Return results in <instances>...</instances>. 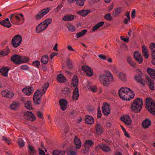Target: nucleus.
<instances>
[{
  "mask_svg": "<svg viewBox=\"0 0 155 155\" xmlns=\"http://www.w3.org/2000/svg\"><path fill=\"white\" fill-rule=\"evenodd\" d=\"M99 80L101 83L104 86L107 87L110 82L113 80V76L110 72L106 71L104 74L101 75L99 77Z\"/></svg>",
  "mask_w": 155,
  "mask_h": 155,
  "instance_id": "obj_1",
  "label": "nucleus"
},
{
  "mask_svg": "<svg viewBox=\"0 0 155 155\" xmlns=\"http://www.w3.org/2000/svg\"><path fill=\"white\" fill-rule=\"evenodd\" d=\"M143 102L141 99L137 98L135 99L131 105V111L135 113L140 112L142 110Z\"/></svg>",
  "mask_w": 155,
  "mask_h": 155,
  "instance_id": "obj_2",
  "label": "nucleus"
},
{
  "mask_svg": "<svg viewBox=\"0 0 155 155\" xmlns=\"http://www.w3.org/2000/svg\"><path fill=\"white\" fill-rule=\"evenodd\" d=\"M145 105L149 112L155 116V104L153 100L150 97L146 98Z\"/></svg>",
  "mask_w": 155,
  "mask_h": 155,
  "instance_id": "obj_3",
  "label": "nucleus"
},
{
  "mask_svg": "<svg viewBox=\"0 0 155 155\" xmlns=\"http://www.w3.org/2000/svg\"><path fill=\"white\" fill-rule=\"evenodd\" d=\"M22 38L21 37L17 35L14 37L11 41V44L14 48H17L18 47L21 42Z\"/></svg>",
  "mask_w": 155,
  "mask_h": 155,
  "instance_id": "obj_4",
  "label": "nucleus"
},
{
  "mask_svg": "<svg viewBox=\"0 0 155 155\" xmlns=\"http://www.w3.org/2000/svg\"><path fill=\"white\" fill-rule=\"evenodd\" d=\"M25 117L28 120L33 122L36 120V117L32 112L28 111L23 114Z\"/></svg>",
  "mask_w": 155,
  "mask_h": 155,
  "instance_id": "obj_5",
  "label": "nucleus"
},
{
  "mask_svg": "<svg viewBox=\"0 0 155 155\" xmlns=\"http://www.w3.org/2000/svg\"><path fill=\"white\" fill-rule=\"evenodd\" d=\"M49 11V8L43 9L35 15V18L37 20L42 18L45 15L47 14Z\"/></svg>",
  "mask_w": 155,
  "mask_h": 155,
  "instance_id": "obj_6",
  "label": "nucleus"
},
{
  "mask_svg": "<svg viewBox=\"0 0 155 155\" xmlns=\"http://www.w3.org/2000/svg\"><path fill=\"white\" fill-rule=\"evenodd\" d=\"M134 59L139 64H141L143 62V58L141 54L137 51H135L134 54Z\"/></svg>",
  "mask_w": 155,
  "mask_h": 155,
  "instance_id": "obj_7",
  "label": "nucleus"
},
{
  "mask_svg": "<svg viewBox=\"0 0 155 155\" xmlns=\"http://www.w3.org/2000/svg\"><path fill=\"white\" fill-rule=\"evenodd\" d=\"M40 91L37 90L36 91L35 93L33 96V100L35 104L38 105L41 103L40 98L41 97H38L39 95V93Z\"/></svg>",
  "mask_w": 155,
  "mask_h": 155,
  "instance_id": "obj_8",
  "label": "nucleus"
},
{
  "mask_svg": "<svg viewBox=\"0 0 155 155\" xmlns=\"http://www.w3.org/2000/svg\"><path fill=\"white\" fill-rule=\"evenodd\" d=\"M48 27V25H45L43 22L41 23L36 27V31L37 33H40L45 29Z\"/></svg>",
  "mask_w": 155,
  "mask_h": 155,
  "instance_id": "obj_9",
  "label": "nucleus"
},
{
  "mask_svg": "<svg viewBox=\"0 0 155 155\" xmlns=\"http://www.w3.org/2000/svg\"><path fill=\"white\" fill-rule=\"evenodd\" d=\"M134 79L137 82L141 84L143 86H145L146 82L142 78L141 75L138 74L135 75L134 76Z\"/></svg>",
  "mask_w": 155,
  "mask_h": 155,
  "instance_id": "obj_10",
  "label": "nucleus"
},
{
  "mask_svg": "<svg viewBox=\"0 0 155 155\" xmlns=\"http://www.w3.org/2000/svg\"><path fill=\"white\" fill-rule=\"evenodd\" d=\"M20 58V56L16 54H14L12 56L11 61L16 64H21Z\"/></svg>",
  "mask_w": 155,
  "mask_h": 155,
  "instance_id": "obj_11",
  "label": "nucleus"
},
{
  "mask_svg": "<svg viewBox=\"0 0 155 155\" xmlns=\"http://www.w3.org/2000/svg\"><path fill=\"white\" fill-rule=\"evenodd\" d=\"M147 82L148 84L150 89L151 91L154 90V82L147 75L146 76Z\"/></svg>",
  "mask_w": 155,
  "mask_h": 155,
  "instance_id": "obj_12",
  "label": "nucleus"
},
{
  "mask_svg": "<svg viewBox=\"0 0 155 155\" xmlns=\"http://www.w3.org/2000/svg\"><path fill=\"white\" fill-rule=\"evenodd\" d=\"M104 106L102 107V112L104 115H107L110 114V112L109 105L104 102Z\"/></svg>",
  "mask_w": 155,
  "mask_h": 155,
  "instance_id": "obj_13",
  "label": "nucleus"
},
{
  "mask_svg": "<svg viewBox=\"0 0 155 155\" xmlns=\"http://www.w3.org/2000/svg\"><path fill=\"white\" fill-rule=\"evenodd\" d=\"M120 120L123 121L125 124L127 125H129L131 124L132 122L131 120L128 115L124 116L121 117Z\"/></svg>",
  "mask_w": 155,
  "mask_h": 155,
  "instance_id": "obj_14",
  "label": "nucleus"
},
{
  "mask_svg": "<svg viewBox=\"0 0 155 155\" xmlns=\"http://www.w3.org/2000/svg\"><path fill=\"white\" fill-rule=\"evenodd\" d=\"M131 95H128V94H120L119 96L121 98L124 100L129 101L130 99L133 98L134 96V94L133 93Z\"/></svg>",
  "mask_w": 155,
  "mask_h": 155,
  "instance_id": "obj_15",
  "label": "nucleus"
},
{
  "mask_svg": "<svg viewBox=\"0 0 155 155\" xmlns=\"http://www.w3.org/2000/svg\"><path fill=\"white\" fill-rule=\"evenodd\" d=\"M130 92L131 93L133 92L129 88L124 87H121L118 91L119 96L120 94H128V92Z\"/></svg>",
  "mask_w": 155,
  "mask_h": 155,
  "instance_id": "obj_16",
  "label": "nucleus"
},
{
  "mask_svg": "<svg viewBox=\"0 0 155 155\" xmlns=\"http://www.w3.org/2000/svg\"><path fill=\"white\" fill-rule=\"evenodd\" d=\"M2 94L3 97L10 98H12L14 96V94L13 92H10L7 90L2 91Z\"/></svg>",
  "mask_w": 155,
  "mask_h": 155,
  "instance_id": "obj_17",
  "label": "nucleus"
},
{
  "mask_svg": "<svg viewBox=\"0 0 155 155\" xmlns=\"http://www.w3.org/2000/svg\"><path fill=\"white\" fill-rule=\"evenodd\" d=\"M61 109L63 111H64L66 109L67 104V101L65 99H61L59 102Z\"/></svg>",
  "mask_w": 155,
  "mask_h": 155,
  "instance_id": "obj_18",
  "label": "nucleus"
},
{
  "mask_svg": "<svg viewBox=\"0 0 155 155\" xmlns=\"http://www.w3.org/2000/svg\"><path fill=\"white\" fill-rule=\"evenodd\" d=\"M96 133L98 135L101 134L103 133V128L100 123H97L95 127Z\"/></svg>",
  "mask_w": 155,
  "mask_h": 155,
  "instance_id": "obj_19",
  "label": "nucleus"
},
{
  "mask_svg": "<svg viewBox=\"0 0 155 155\" xmlns=\"http://www.w3.org/2000/svg\"><path fill=\"white\" fill-rule=\"evenodd\" d=\"M9 68L7 67H3L1 68L0 70V72L2 76L4 77L8 76V73Z\"/></svg>",
  "mask_w": 155,
  "mask_h": 155,
  "instance_id": "obj_20",
  "label": "nucleus"
},
{
  "mask_svg": "<svg viewBox=\"0 0 155 155\" xmlns=\"http://www.w3.org/2000/svg\"><path fill=\"white\" fill-rule=\"evenodd\" d=\"M85 121L86 123L89 124H92L94 123L93 118L91 116L87 115L85 116Z\"/></svg>",
  "mask_w": 155,
  "mask_h": 155,
  "instance_id": "obj_21",
  "label": "nucleus"
},
{
  "mask_svg": "<svg viewBox=\"0 0 155 155\" xmlns=\"http://www.w3.org/2000/svg\"><path fill=\"white\" fill-rule=\"evenodd\" d=\"M99 146L101 150L104 152H108L110 151V147L105 143L100 145Z\"/></svg>",
  "mask_w": 155,
  "mask_h": 155,
  "instance_id": "obj_22",
  "label": "nucleus"
},
{
  "mask_svg": "<svg viewBox=\"0 0 155 155\" xmlns=\"http://www.w3.org/2000/svg\"><path fill=\"white\" fill-rule=\"evenodd\" d=\"M142 53L144 57L146 58H148L149 54L147 49L145 45L142 47Z\"/></svg>",
  "mask_w": 155,
  "mask_h": 155,
  "instance_id": "obj_23",
  "label": "nucleus"
},
{
  "mask_svg": "<svg viewBox=\"0 0 155 155\" xmlns=\"http://www.w3.org/2000/svg\"><path fill=\"white\" fill-rule=\"evenodd\" d=\"M147 72L150 77L155 81V70L149 68L147 69Z\"/></svg>",
  "mask_w": 155,
  "mask_h": 155,
  "instance_id": "obj_24",
  "label": "nucleus"
},
{
  "mask_svg": "<svg viewBox=\"0 0 155 155\" xmlns=\"http://www.w3.org/2000/svg\"><path fill=\"white\" fill-rule=\"evenodd\" d=\"M32 87H29V88H25L23 89L22 91L25 94L30 95L33 93Z\"/></svg>",
  "mask_w": 155,
  "mask_h": 155,
  "instance_id": "obj_25",
  "label": "nucleus"
},
{
  "mask_svg": "<svg viewBox=\"0 0 155 155\" xmlns=\"http://www.w3.org/2000/svg\"><path fill=\"white\" fill-rule=\"evenodd\" d=\"M74 18V15L71 14H67L64 15L62 18L63 21H72Z\"/></svg>",
  "mask_w": 155,
  "mask_h": 155,
  "instance_id": "obj_26",
  "label": "nucleus"
},
{
  "mask_svg": "<svg viewBox=\"0 0 155 155\" xmlns=\"http://www.w3.org/2000/svg\"><path fill=\"white\" fill-rule=\"evenodd\" d=\"M79 96L78 89V87H76L73 93L72 99L76 101L78 99Z\"/></svg>",
  "mask_w": 155,
  "mask_h": 155,
  "instance_id": "obj_27",
  "label": "nucleus"
},
{
  "mask_svg": "<svg viewBox=\"0 0 155 155\" xmlns=\"http://www.w3.org/2000/svg\"><path fill=\"white\" fill-rule=\"evenodd\" d=\"M90 12L91 10L89 9L83 10L78 11L77 13L83 16H85Z\"/></svg>",
  "mask_w": 155,
  "mask_h": 155,
  "instance_id": "obj_28",
  "label": "nucleus"
},
{
  "mask_svg": "<svg viewBox=\"0 0 155 155\" xmlns=\"http://www.w3.org/2000/svg\"><path fill=\"white\" fill-rule=\"evenodd\" d=\"M74 142L76 145L77 149H80L81 146V142L80 140L76 136H75L74 139Z\"/></svg>",
  "mask_w": 155,
  "mask_h": 155,
  "instance_id": "obj_29",
  "label": "nucleus"
},
{
  "mask_svg": "<svg viewBox=\"0 0 155 155\" xmlns=\"http://www.w3.org/2000/svg\"><path fill=\"white\" fill-rule=\"evenodd\" d=\"M151 124V122L150 120L148 119H146L144 120L142 123L143 127L145 129L148 127Z\"/></svg>",
  "mask_w": 155,
  "mask_h": 155,
  "instance_id": "obj_30",
  "label": "nucleus"
},
{
  "mask_svg": "<svg viewBox=\"0 0 155 155\" xmlns=\"http://www.w3.org/2000/svg\"><path fill=\"white\" fill-rule=\"evenodd\" d=\"M57 79L61 83H64L66 82V80L65 77L61 74L57 75Z\"/></svg>",
  "mask_w": 155,
  "mask_h": 155,
  "instance_id": "obj_31",
  "label": "nucleus"
},
{
  "mask_svg": "<svg viewBox=\"0 0 155 155\" xmlns=\"http://www.w3.org/2000/svg\"><path fill=\"white\" fill-rule=\"evenodd\" d=\"M28 155H35L37 152L36 150L34 149L33 147L32 146H29L28 147Z\"/></svg>",
  "mask_w": 155,
  "mask_h": 155,
  "instance_id": "obj_32",
  "label": "nucleus"
},
{
  "mask_svg": "<svg viewBox=\"0 0 155 155\" xmlns=\"http://www.w3.org/2000/svg\"><path fill=\"white\" fill-rule=\"evenodd\" d=\"M104 23L103 21H102L100 22L93 26L92 28V30L93 31H94L102 26L104 25Z\"/></svg>",
  "mask_w": 155,
  "mask_h": 155,
  "instance_id": "obj_33",
  "label": "nucleus"
},
{
  "mask_svg": "<svg viewBox=\"0 0 155 155\" xmlns=\"http://www.w3.org/2000/svg\"><path fill=\"white\" fill-rule=\"evenodd\" d=\"M73 86L74 87H78V78L76 75H74L72 79V83Z\"/></svg>",
  "mask_w": 155,
  "mask_h": 155,
  "instance_id": "obj_34",
  "label": "nucleus"
},
{
  "mask_svg": "<svg viewBox=\"0 0 155 155\" xmlns=\"http://www.w3.org/2000/svg\"><path fill=\"white\" fill-rule=\"evenodd\" d=\"M122 11L121 8H118L113 11L112 15L114 17L118 16Z\"/></svg>",
  "mask_w": 155,
  "mask_h": 155,
  "instance_id": "obj_35",
  "label": "nucleus"
},
{
  "mask_svg": "<svg viewBox=\"0 0 155 155\" xmlns=\"http://www.w3.org/2000/svg\"><path fill=\"white\" fill-rule=\"evenodd\" d=\"M41 62L44 64H47L48 61V57L47 54L43 55L41 59Z\"/></svg>",
  "mask_w": 155,
  "mask_h": 155,
  "instance_id": "obj_36",
  "label": "nucleus"
},
{
  "mask_svg": "<svg viewBox=\"0 0 155 155\" xmlns=\"http://www.w3.org/2000/svg\"><path fill=\"white\" fill-rule=\"evenodd\" d=\"M127 61L132 67L133 68L136 67V64L132 59L131 57H129L127 58Z\"/></svg>",
  "mask_w": 155,
  "mask_h": 155,
  "instance_id": "obj_37",
  "label": "nucleus"
},
{
  "mask_svg": "<svg viewBox=\"0 0 155 155\" xmlns=\"http://www.w3.org/2000/svg\"><path fill=\"white\" fill-rule=\"evenodd\" d=\"M25 107L26 109L29 110H33V108L32 107L31 101H27L25 103Z\"/></svg>",
  "mask_w": 155,
  "mask_h": 155,
  "instance_id": "obj_38",
  "label": "nucleus"
},
{
  "mask_svg": "<svg viewBox=\"0 0 155 155\" xmlns=\"http://www.w3.org/2000/svg\"><path fill=\"white\" fill-rule=\"evenodd\" d=\"M65 152L59 150H54L53 152V155H64Z\"/></svg>",
  "mask_w": 155,
  "mask_h": 155,
  "instance_id": "obj_39",
  "label": "nucleus"
},
{
  "mask_svg": "<svg viewBox=\"0 0 155 155\" xmlns=\"http://www.w3.org/2000/svg\"><path fill=\"white\" fill-rule=\"evenodd\" d=\"M10 21L14 25H17V21L14 16V14H13L9 16Z\"/></svg>",
  "mask_w": 155,
  "mask_h": 155,
  "instance_id": "obj_40",
  "label": "nucleus"
},
{
  "mask_svg": "<svg viewBox=\"0 0 155 155\" xmlns=\"http://www.w3.org/2000/svg\"><path fill=\"white\" fill-rule=\"evenodd\" d=\"M87 32V30L84 29L82 30L81 32L77 33L76 38H78L83 36L85 35Z\"/></svg>",
  "mask_w": 155,
  "mask_h": 155,
  "instance_id": "obj_41",
  "label": "nucleus"
},
{
  "mask_svg": "<svg viewBox=\"0 0 155 155\" xmlns=\"http://www.w3.org/2000/svg\"><path fill=\"white\" fill-rule=\"evenodd\" d=\"M19 105L20 104L19 103L14 102L10 105V107L11 109L15 110L18 108Z\"/></svg>",
  "mask_w": 155,
  "mask_h": 155,
  "instance_id": "obj_42",
  "label": "nucleus"
},
{
  "mask_svg": "<svg viewBox=\"0 0 155 155\" xmlns=\"http://www.w3.org/2000/svg\"><path fill=\"white\" fill-rule=\"evenodd\" d=\"M0 24L7 28H9L12 26L11 23H10V24L9 25L7 21H5L4 22L3 21H0Z\"/></svg>",
  "mask_w": 155,
  "mask_h": 155,
  "instance_id": "obj_43",
  "label": "nucleus"
},
{
  "mask_svg": "<svg viewBox=\"0 0 155 155\" xmlns=\"http://www.w3.org/2000/svg\"><path fill=\"white\" fill-rule=\"evenodd\" d=\"M10 50L8 48H6L4 49V51L0 52V55L5 56L10 53Z\"/></svg>",
  "mask_w": 155,
  "mask_h": 155,
  "instance_id": "obj_44",
  "label": "nucleus"
},
{
  "mask_svg": "<svg viewBox=\"0 0 155 155\" xmlns=\"http://www.w3.org/2000/svg\"><path fill=\"white\" fill-rule=\"evenodd\" d=\"M104 18L105 19L108 21H112L113 20L110 13H109L106 14L104 15Z\"/></svg>",
  "mask_w": 155,
  "mask_h": 155,
  "instance_id": "obj_45",
  "label": "nucleus"
},
{
  "mask_svg": "<svg viewBox=\"0 0 155 155\" xmlns=\"http://www.w3.org/2000/svg\"><path fill=\"white\" fill-rule=\"evenodd\" d=\"M21 64L23 63H26L28 62L29 59L26 57H22L21 56Z\"/></svg>",
  "mask_w": 155,
  "mask_h": 155,
  "instance_id": "obj_46",
  "label": "nucleus"
},
{
  "mask_svg": "<svg viewBox=\"0 0 155 155\" xmlns=\"http://www.w3.org/2000/svg\"><path fill=\"white\" fill-rule=\"evenodd\" d=\"M18 143L21 147H22L24 146L25 142L21 138H19L18 139Z\"/></svg>",
  "mask_w": 155,
  "mask_h": 155,
  "instance_id": "obj_47",
  "label": "nucleus"
},
{
  "mask_svg": "<svg viewBox=\"0 0 155 155\" xmlns=\"http://www.w3.org/2000/svg\"><path fill=\"white\" fill-rule=\"evenodd\" d=\"M94 144V142L91 140H87L84 144V146L86 147V146L87 145H88L89 146L91 147Z\"/></svg>",
  "mask_w": 155,
  "mask_h": 155,
  "instance_id": "obj_48",
  "label": "nucleus"
},
{
  "mask_svg": "<svg viewBox=\"0 0 155 155\" xmlns=\"http://www.w3.org/2000/svg\"><path fill=\"white\" fill-rule=\"evenodd\" d=\"M119 77L121 80L123 81H126L127 80L126 76L122 73L119 74Z\"/></svg>",
  "mask_w": 155,
  "mask_h": 155,
  "instance_id": "obj_49",
  "label": "nucleus"
},
{
  "mask_svg": "<svg viewBox=\"0 0 155 155\" xmlns=\"http://www.w3.org/2000/svg\"><path fill=\"white\" fill-rule=\"evenodd\" d=\"M66 62L68 68L69 69H71L72 68L73 65L71 62L69 58H67L66 60Z\"/></svg>",
  "mask_w": 155,
  "mask_h": 155,
  "instance_id": "obj_50",
  "label": "nucleus"
},
{
  "mask_svg": "<svg viewBox=\"0 0 155 155\" xmlns=\"http://www.w3.org/2000/svg\"><path fill=\"white\" fill-rule=\"evenodd\" d=\"M49 86V84L47 82L45 83L44 85L42 87V91H45V92H46Z\"/></svg>",
  "mask_w": 155,
  "mask_h": 155,
  "instance_id": "obj_51",
  "label": "nucleus"
},
{
  "mask_svg": "<svg viewBox=\"0 0 155 155\" xmlns=\"http://www.w3.org/2000/svg\"><path fill=\"white\" fill-rule=\"evenodd\" d=\"M67 27L68 30L71 31L73 32L75 30V28L74 26L71 25L69 24L67 25Z\"/></svg>",
  "mask_w": 155,
  "mask_h": 155,
  "instance_id": "obj_52",
  "label": "nucleus"
},
{
  "mask_svg": "<svg viewBox=\"0 0 155 155\" xmlns=\"http://www.w3.org/2000/svg\"><path fill=\"white\" fill-rule=\"evenodd\" d=\"M87 76H91L93 74V71L89 67V69H88L87 71L86 72Z\"/></svg>",
  "mask_w": 155,
  "mask_h": 155,
  "instance_id": "obj_53",
  "label": "nucleus"
},
{
  "mask_svg": "<svg viewBox=\"0 0 155 155\" xmlns=\"http://www.w3.org/2000/svg\"><path fill=\"white\" fill-rule=\"evenodd\" d=\"M86 0H77L76 3L80 6H82L84 5V1Z\"/></svg>",
  "mask_w": 155,
  "mask_h": 155,
  "instance_id": "obj_54",
  "label": "nucleus"
},
{
  "mask_svg": "<svg viewBox=\"0 0 155 155\" xmlns=\"http://www.w3.org/2000/svg\"><path fill=\"white\" fill-rule=\"evenodd\" d=\"M52 20L51 18H48L46 20H45L44 21H43L44 24H45V25H47L48 26L49 24H50Z\"/></svg>",
  "mask_w": 155,
  "mask_h": 155,
  "instance_id": "obj_55",
  "label": "nucleus"
},
{
  "mask_svg": "<svg viewBox=\"0 0 155 155\" xmlns=\"http://www.w3.org/2000/svg\"><path fill=\"white\" fill-rule=\"evenodd\" d=\"M36 115L39 118L43 119V114L40 111H38L37 112Z\"/></svg>",
  "mask_w": 155,
  "mask_h": 155,
  "instance_id": "obj_56",
  "label": "nucleus"
},
{
  "mask_svg": "<svg viewBox=\"0 0 155 155\" xmlns=\"http://www.w3.org/2000/svg\"><path fill=\"white\" fill-rule=\"evenodd\" d=\"M33 65L35 67L38 68L40 65V62L38 61H36L32 63Z\"/></svg>",
  "mask_w": 155,
  "mask_h": 155,
  "instance_id": "obj_57",
  "label": "nucleus"
},
{
  "mask_svg": "<svg viewBox=\"0 0 155 155\" xmlns=\"http://www.w3.org/2000/svg\"><path fill=\"white\" fill-rule=\"evenodd\" d=\"M149 48L151 51L155 50V43H152L150 44Z\"/></svg>",
  "mask_w": 155,
  "mask_h": 155,
  "instance_id": "obj_58",
  "label": "nucleus"
},
{
  "mask_svg": "<svg viewBox=\"0 0 155 155\" xmlns=\"http://www.w3.org/2000/svg\"><path fill=\"white\" fill-rule=\"evenodd\" d=\"M101 113L100 109L99 107L97 109V117L98 118H101Z\"/></svg>",
  "mask_w": 155,
  "mask_h": 155,
  "instance_id": "obj_59",
  "label": "nucleus"
},
{
  "mask_svg": "<svg viewBox=\"0 0 155 155\" xmlns=\"http://www.w3.org/2000/svg\"><path fill=\"white\" fill-rule=\"evenodd\" d=\"M63 7L62 3L59 5L56 8V10L57 12H59L61 9V8Z\"/></svg>",
  "mask_w": 155,
  "mask_h": 155,
  "instance_id": "obj_60",
  "label": "nucleus"
},
{
  "mask_svg": "<svg viewBox=\"0 0 155 155\" xmlns=\"http://www.w3.org/2000/svg\"><path fill=\"white\" fill-rule=\"evenodd\" d=\"M20 68L23 70H28L29 69V67L26 65H23L20 67Z\"/></svg>",
  "mask_w": 155,
  "mask_h": 155,
  "instance_id": "obj_61",
  "label": "nucleus"
},
{
  "mask_svg": "<svg viewBox=\"0 0 155 155\" xmlns=\"http://www.w3.org/2000/svg\"><path fill=\"white\" fill-rule=\"evenodd\" d=\"M3 137L4 139L2 140H4L6 143L8 144V145H9L10 144V139H9L5 137L4 136Z\"/></svg>",
  "mask_w": 155,
  "mask_h": 155,
  "instance_id": "obj_62",
  "label": "nucleus"
},
{
  "mask_svg": "<svg viewBox=\"0 0 155 155\" xmlns=\"http://www.w3.org/2000/svg\"><path fill=\"white\" fill-rule=\"evenodd\" d=\"M89 67L86 66H83L82 67L81 69L82 71L86 72L87 71L88 69H89Z\"/></svg>",
  "mask_w": 155,
  "mask_h": 155,
  "instance_id": "obj_63",
  "label": "nucleus"
},
{
  "mask_svg": "<svg viewBox=\"0 0 155 155\" xmlns=\"http://www.w3.org/2000/svg\"><path fill=\"white\" fill-rule=\"evenodd\" d=\"M136 10L134 9L131 12V17L133 18H134L136 16Z\"/></svg>",
  "mask_w": 155,
  "mask_h": 155,
  "instance_id": "obj_64",
  "label": "nucleus"
}]
</instances>
